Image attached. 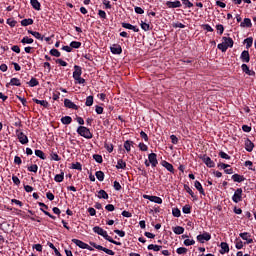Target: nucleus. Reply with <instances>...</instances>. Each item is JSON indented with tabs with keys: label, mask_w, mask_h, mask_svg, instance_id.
<instances>
[{
	"label": "nucleus",
	"mask_w": 256,
	"mask_h": 256,
	"mask_svg": "<svg viewBox=\"0 0 256 256\" xmlns=\"http://www.w3.org/2000/svg\"><path fill=\"white\" fill-rule=\"evenodd\" d=\"M122 27L124 29H130L131 31H134V33H139V28H137V26L131 25L130 23L123 22Z\"/></svg>",
	"instance_id": "16"
},
{
	"label": "nucleus",
	"mask_w": 256,
	"mask_h": 256,
	"mask_svg": "<svg viewBox=\"0 0 256 256\" xmlns=\"http://www.w3.org/2000/svg\"><path fill=\"white\" fill-rule=\"evenodd\" d=\"M218 155H219V157H221V159H226V160L231 159V156H229L227 153H225L223 151H220Z\"/></svg>",
	"instance_id": "55"
},
{
	"label": "nucleus",
	"mask_w": 256,
	"mask_h": 256,
	"mask_svg": "<svg viewBox=\"0 0 256 256\" xmlns=\"http://www.w3.org/2000/svg\"><path fill=\"white\" fill-rule=\"evenodd\" d=\"M240 59L241 61H243V63H249V61H251V57L249 56V51L244 50L241 53Z\"/></svg>",
	"instance_id": "15"
},
{
	"label": "nucleus",
	"mask_w": 256,
	"mask_h": 256,
	"mask_svg": "<svg viewBox=\"0 0 256 256\" xmlns=\"http://www.w3.org/2000/svg\"><path fill=\"white\" fill-rule=\"evenodd\" d=\"M126 167H127V163H125V161H123V159H119L117 161L116 168H118V169H125Z\"/></svg>",
	"instance_id": "36"
},
{
	"label": "nucleus",
	"mask_w": 256,
	"mask_h": 256,
	"mask_svg": "<svg viewBox=\"0 0 256 256\" xmlns=\"http://www.w3.org/2000/svg\"><path fill=\"white\" fill-rule=\"evenodd\" d=\"M147 249H148V251H161V249H163V246L150 244V245H148Z\"/></svg>",
	"instance_id": "25"
},
{
	"label": "nucleus",
	"mask_w": 256,
	"mask_h": 256,
	"mask_svg": "<svg viewBox=\"0 0 256 256\" xmlns=\"http://www.w3.org/2000/svg\"><path fill=\"white\" fill-rule=\"evenodd\" d=\"M245 149L246 151H248V153H251V151H253V149H255V144L250 141L249 139L245 140Z\"/></svg>",
	"instance_id": "17"
},
{
	"label": "nucleus",
	"mask_w": 256,
	"mask_h": 256,
	"mask_svg": "<svg viewBox=\"0 0 256 256\" xmlns=\"http://www.w3.org/2000/svg\"><path fill=\"white\" fill-rule=\"evenodd\" d=\"M77 133L80 137H84V139H93V133H91V130L85 126H79L77 128Z\"/></svg>",
	"instance_id": "1"
},
{
	"label": "nucleus",
	"mask_w": 256,
	"mask_h": 256,
	"mask_svg": "<svg viewBox=\"0 0 256 256\" xmlns=\"http://www.w3.org/2000/svg\"><path fill=\"white\" fill-rule=\"evenodd\" d=\"M115 191H121V184L117 181H114V185H113Z\"/></svg>",
	"instance_id": "64"
},
{
	"label": "nucleus",
	"mask_w": 256,
	"mask_h": 256,
	"mask_svg": "<svg viewBox=\"0 0 256 256\" xmlns=\"http://www.w3.org/2000/svg\"><path fill=\"white\" fill-rule=\"evenodd\" d=\"M50 55H52V57H61V52H59L57 49H51Z\"/></svg>",
	"instance_id": "49"
},
{
	"label": "nucleus",
	"mask_w": 256,
	"mask_h": 256,
	"mask_svg": "<svg viewBox=\"0 0 256 256\" xmlns=\"http://www.w3.org/2000/svg\"><path fill=\"white\" fill-rule=\"evenodd\" d=\"M152 203H157L158 205H161L163 203V199L159 196H152L151 200Z\"/></svg>",
	"instance_id": "40"
},
{
	"label": "nucleus",
	"mask_w": 256,
	"mask_h": 256,
	"mask_svg": "<svg viewBox=\"0 0 256 256\" xmlns=\"http://www.w3.org/2000/svg\"><path fill=\"white\" fill-rule=\"evenodd\" d=\"M94 233H96L97 235H101V237L105 238L106 241L107 239H109V234H107V231H105L103 228L99 227V226H95L93 228Z\"/></svg>",
	"instance_id": "6"
},
{
	"label": "nucleus",
	"mask_w": 256,
	"mask_h": 256,
	"mask_svg": "<svg viewBox=\"0 0 256 256\" xmlns=\"http://www.w3.org/2000/svg\"><path fill=\"white\" fill-rule=\"evenodd\" d=\"M244 43L246 45V49L251 48L253 46V37L246 38Z\"/></svg>",
	"instance_id": "39"
},
{
	"label": "nucleus",
	"mask_w": 256,
	"mask_h": 256,
	"mask_svg": "<svg viewBox=\"0 0 256 256\" xmlns=\"http://www.w3.org/2000/svg\"><path fill=\"white\" fill-rule=\"evenodd\" d=\"M221 250L220 253L221 255H225V253H229V244H227L226 242H222L220 244Z\"/></svg>",
	"instance_id": "20"
},
{
	"label": "nucleus",
	"mask_w": 256,
	"mask_h": 256,
	"mask_svg": "<svg viewBox=\"0 0 256 256\" xmlns=\"http://www.w3.org/2000/svg\"><path fill=\"white\" fill-rule=\"evenodd\" d=\"M184 189L187 193H189L191 195L192 199L197 200V196L195 195V193L193 192V190L191 189V187H189L188 185H184Z\"/></svg>",
	"instance_id": "31"
},
{
	"label": "nucleus",
	"mask_w": 256,
	"mask_h": 256,
	"mask_svg": "<svg viewBox=\"0 0 256 256\" xmlns=\"http://www.w3.org/2000/svg\"><path fill=\"white\" fill-rule=\"evenodd\" d=\"M98 199H109V194H107L105 190H99Z\"/></svg>",
	"instance_id": "33"
},
{
	"label": "nucleus",
	"mask_w": 256,
	"mask_h": 256,
	"mask_svg": "<svg viewBox=\"0 0 256 256\" xmlns=\"http://www.w3.org/2000/svg\"><path fill=\"white\" fill-rule=\"evenodd\" d=\"M11 85L12 87H21V80L18 78H12L10 82L6 85V87H9Z\"/></svg>",
	"instance_id": "18"
},
{
	"label": "nucleus",
	"mask_w": 256,
	"mask_h": 256,
	"mask_svg": "<svg viewBox=\"0 0 256 256\" xmlns=\"http://www.w3.org/2000/svg\"><path fill=\"white\" fill-rule=\"evenodd\" d=\"M182 212H183L185 215H189V213H191V205L186 204L185 206H183Z\"/></svg>",
	"instance_id": "43"
},
{
	"label": "nucleus",
	"mask_w": 256,
	"mask_h": 256,
	"mask_svg": "<svg viewBox=\"0 0 256 256\" xmlns=\"http://www.w3.org/2000/svg\"><path fill=\"white\" fill-rule=\"evenodd\" d=\"M29 87H37L39 85V81L37 78H31V80L28 82Z\"/></svg>",
	"instance_id": "42"
},
{
	"label": "nucleus",
	"mask_w": 256,
	"mask_h": 256,
	"mask_svg": "<svg viewBox=\"0 0 256 256\" xmlns=\"http://www.w3.org/2000/svg\"><path fill=\"white\" fill-rule=\"evenodd\" d=\"M82 74H83V70H82L81 66L75 65L74 72H73V79H77V78L81 77Z\"/></svg>",
	"instance_id": "13"
},
{
	"label": "nucleus",
	"mask_w": 256,
	"mask_h": 256,
	"mask_svg": "<svg viewBox=\"0 0 256 256\" xmlns=\"http://www.w3.org/2000/svg\"><path fill=\"white\" fill-rule=\"evenodd\" d=\"M167 7H169V9H177L179 7H181V2L180 1H175V2H171L168 1L166 2Z\"/></svg>",
	"instance_id": "19"
},
{
	"label": "nucleus",
	"mask_w": 256,
	"mask_h": 256,
	"mask_svg": "<svg viewBox=\"0 0 256 256\" xmlns=\"http://www.w3.org/2000/svg\"><path fill=\"white\" fill-rule=\"evenodd\" d=\"M172 215L173 217H181V210H179V208H173Z\"/></svg>",
	"instance_id": "52"
},
{
	"label": "nucleus",
	"mask_w": 256,
	"mask_h": 256,
	"mask_svg": "<svg viewBox=\"0 0 256 256\" xmlns=\"http://www.w3.org/2000/svg\"><path fill=\"white\" fill-rule=\"evenodd\" d=\"M243 200V189L238 188L235 192L234 195L232 196V201L234 203H241Z\"/></svg>",
	"instance_id": "3"
},
{
	"label": "nucleus",
	"mask_w": 256,
	"mask_h": 256,
	"mask_svg": "<svg viewBox=\"0 0 256 256\" xmlns=\"http://www.w3.org/2000/svg\"><path fill=\"white\" fill-rule=\"evenodd\" d=\"M28 33L30 35H33V37H35V39H39L40 41H43V36H41V33L35 32L33 30H28Z\"/></svg>",
	"instance_id": "30"
},
{
	"label": "nucleus",
	"mask_w": 256,
	"mask_h": 256,
	"mask_svg": "<svg viewBox=\"0 0 256 256\" xmlns=\"http://www.w3.org/2000/svg\"><path fill=\"white\" fill-rule=\"evenodd\" d=\"M16 136L18 137L19 142L22 145H27V143H29V138L27 137V135H25V133H23L19 130H16Z\"/></svg>",
	"instance_id": "5"
},
{
	"label": "nucleus",
	"mask_w": 256,
	"mask_h": 256,
	"mask_svg": "<svg viewBox=\"0 0 256 256\" xmlns=\"http://www.w3.org/2000/svg\"><path fill=\"white\" fill-rule=\"evenodd\" d=\"M148 160L152 167H157V165H159V161L157 160V154L155 153H150L148 155Z\"/></svg>",
	"instance_id": "7"
},
{
	"label": "nucleus",
	"mask_w": 256,
	"mask_h": 256,
	"mask_svg": "<svg viewBox=\"0 0 256 256\" xmlns=\"http://www.w3.org/2000/svg\"><path fill=\"white\" fill-rule=\"evenodd\" d=\"M72 122L73 118H71V116H64L61 118V123H63V125H71Z\"/></svg>",
	"instance_id": "26"
},
{
	"label": "nucleus",
	"mask_w": 256,
	"mask_h": 256,
	"mask_svg": "<svg viewBox=\"0 0 256 256\" xmlns=\"http://www.w3.org/2000/svg\"><path fill=\"white\" fill-rule=\"evenodd\" d=\"M74 81H76L78 85H85V78H82L81 76L78 78H74Z\"/></svg>",
	"instance_id": "60"
},
{
	"label": "nucleus",
	"mask_w": 256,
	"mask_h": 256,
	"mask_svg": "<svg viewBox=\"0 0 256 256\" xmlns=\"http://www.w3.org/2000/svg\"><path fill=\"white\" fill-rule=\"evenodd\" d=\"M28 171L31 173H37V171H39V166H37V164H33L28 167Z\"/></svg>",
	"instance_id": "46"
},
{
	"label": "nucleus",
	"mask_w": 256,
	"mask_h": 256,
	"mask_svg": "<svg viewBox=\"0 0 256 256\" xmlns=\"http://www.w3.org/2000/svg\"><path fill=\"white\" fill-rule=\"evenodd\" d=\"M241 27H253V24L251 23V19L245 18L243 22L240 24Z\"/></svg>",
	"instance_id": "29"
},
{
	"label": "nucleus",
	"mask_w": 256,
	"mask_h": 256,
	"mask_svg": "<svg viewBox=\"0 0 256 256\" xmlns=\"http://www.w3.org/2000/svg\"><path fill=\"white\" fill-rule=\"evenodd\" d=\"M70 47L72 49H79L81 47V42H79V41H72L70 43Z\"/></svg>",
	"instance_id": "45"
},
{
	"label": "nucleus",
	"mask_w": 256,
	"mask_h": 256,
	"mask_svg": "<svg viewBox=\"0 0 256 256\" xmlns=\"http://www.w3.org/2000/svg\"><path fill=\"white\" fill-rule=\"evenodd\" d=\"M202 161L204 164H206L207 167H209L210 169L215 167V162L213 160H211V158L207 155H204L202 157Z\"/></svg>",
	"instance_id": "11"
},
{
	"label": "nucleus",
	"mask_w": 256,
	"mask_h": 256,
	"mask_svg": "<svg viewBox=\"0 0 256 256\" xmlns=\"http://www.w3.org/2000/svg\"><path fill=\"white\" fill-rule=\"evenodd\" d=\"M138 147L140 151H147L149 149L145 143H139Z\"/></svg>",
	"instance_id": "62"
},
{
	"label": "nucleus",
	"mask_w": 256,
	"mask_h": 256,
	"mask_svg": "<svg viewBox=\"0 0 256 256\" xmlns=\"http://www.w3.org/2000/svg\"><path fill=\"white\" fill-rule=\"evenodd\" d=\"M90 245L91 247H94V249H98V251H104V253H106L107 255H115V252L113 250L98 245L95 242H90Z\"/></svg>",
	"instance_id": "2"
},
{
	"label": "nucleus",
	"mask_w": 256,
	"mask_h": 256,
	"mask_svg": "<svg viewBox=\"0 0 256 256\" xmlns=\"http://www.w3.org/2000/svg\"><path fill=\"white\" fill-rule=\"evenodd\" d=\"M194 187L199 191L200 195H205V190L203 189V185H201V182L195 181L194 182Z\"/></svg>",
	"instance_id": "22"
},
{
	"label": "nucleus",
	"mask_w": 256,
	"mask_h": 256,
	"mask_svg": "<svg viewBox=\"0 0 256 256\" xmlns=\"http://www.w3.org/2000/svg\"><path fill=\"white\" fill-rule=\"evenodd\" d=\"M239 237H241V239H243V241H246L245 244H247V245H251V243H253V239L249 238V237H251V234H249L248 232L240 233Z\"/></svg>",
	"instance_id": "9"
},
{
	"label": "nucleus",
	"mask_w": 256,
	"mask_h": 256,
	"mask_svg": "<svg viewBox=\"0 0 256 256\" xmlns=\"http://www.w3.org/2000/svg\"><path fill=\"white\" fill-rule=\"evenodd\" d=\"M134 142L130 141V140H126L124 142V149L127 151V153H129L131 151V147H133Z\"/></svg>",
	"instance_id": "27"
},
{
	"label": "nucleus",
	"mask_w": 256,
	"mask_h": 256,
	"mask_svg": "<svg viewBox=\"0 0 256 256\" xmlns=\"http://www.w3.org/2000/svg\"><path fill=\"white\" fill-rule=\"evenodd\" d=\"M140 26H141V29H143V31H150L151 30V26L148 23L141 22Z\"/></svg>",
	"instance_id": "48"
},
{
	"label": "nucleus",
	"mask_w": 256,
	"mask_h": 256,
	"mask_svg": "<svg viewBox=\"0 0 256 256\" xmlns=\"http://www.w3.org/2000/svg\"><path fill=\"white\" fill-rule=\"evenodd\" d=\"M50 157H51L52 161H61V157H59V155L57 153L52 152L50 154Z\"/></svg>",
	"instance_id": "54"
},
{
	"label": "nucleus",
	"mask_w": 256,
	"mask_h": 256,
	"mask_svg": "<svg viewBox=\"0 0 256 256\" xmlns=\"http://www.w3.org/2000/svg\"><path fill=\"white\" fill-rule=\"evenodd\" d=\"M176 253L178 255H186L187 254V248H185V247L177 248Z\"/></svg>",
	"instance_id": "47"
},
{
	"label": "nucleus",
	"mask_w": 256,
	"mask_h": 256,
	"mask_svg": "<svg viewBox=\"0 0 256 256\" xmlns=\"http://www.w3.org/2000/svg\"><path fill=\"white\" fill-rule=\"evenodd\" d=\"M104 147L108 151V153H113V144L105 143Z\"/></svg>",
	"instance_id": "56"
},
{
	"label": "nucleus",
	"mask_w": 256,
	"mask_h": 256,
	"mask_svg": "<svg viewBox=\"0 0 256 256\" xmlns=\"http://www.w3.org/2000/svg\"><path fill=\"white\" fill-rule=\"evenodd\" d=\"M232 180L234 181V183H243V181H245V177L239 174H234L232 175Z\"/></svg>",
	"instance_id": "23"
},
{
	"label": "nucleus",
	"mask_w": 256,
	"mask_h": 256,
	"mask_svg": "<svg viewBox=\"0 0 256 256\" xmlns=\"http://www.w3.org/2000/svg\"><path fill=\"white\" fill-rule=\"evenodd\" d=\"M110 51L111 53H113V55H121V53H123V49L119 44H114L113 46H111Z\"/></svg>",
	"instance_id": "10"
},
{
	"label": "nucleus",
	"mask_w": 256,
	"mask_h": 256,
	"mask_svg": "<svg viewBox=\"0 0 256 256\" xmlns=\"http://www.w3.org/2000/svg\"><path fill=\"white\" fill-rule=\"evenodd\" d=\"M85 105H86V107H91L93 105V96H88L86 98Z\"/></svg>",
	"instance_id": "50"
},
{
	"label": "nucleus",
	"mask_w": 256,
	"mask_h": 256,
	"mask_svg": "<svg viewBox=\"0 0 256 256\" xmlns=\"http://www.w3.org/2000/svg\"><path fill=\"white\" fill-rule=\"evenodd\" d=\"M197 241L200 243H205V241H211V234L204 232L203 234H199L197 236Z\"/></svg>",
	"instance_id": "8"
},
{
	"label": "nucleus",
	"mask_w": 256,
	"mask_h": 256,
	"mask_svg": "<svg viewBox=\"0 0 256 256\" xmlns=\"http://www.w3.org/2000/svg\"><path fill=\"white\" fill-rule=\"evenodd\" d=\"M64 107H67V109H74L75 111L79 109V106L73 103L70 99H64Z\"/></svg>",
	"instance_id": "12"
},
{
	"label": "nucleus",
	"mask_w": 256,
	"mask_h": 256,
	"mask_svg": "<svg viewBox=\"0 0 256 256\" xmlns=\"http://www.w3.org/2000/svg\"><path fill=\"white\" fill-rule=\"evenodd\" d=\"M30 4L36 11H41V3L38 0H30Z\"/></svg>",
	"instance_id": "24"
},
{
	"label": "nucleus",
	"mask_w": 256,
	"mask_h": 256,
	"mask_svg": "<svg viewBox=\"0 0 256 256\" xmlns=\"http://www.w3.org/2000/svg\"><path fill=\"white\" fill-rule=\"evenodd\" d=\"M223 43L226 44V46L229 48L233 47V38H227V37H223Z\"/></svg>",
	"instance_id": "32"
},
{
	"label": "nucleus",
	"mask_w": 256,
	"mask_h": 256,
	"mask_svg": "<svg viewBox=\"0 0 256 256\" xmlns=\"http://www.w3.org/2000/svg\"><path fill=\"white\" fill-rule=\"evenodd\" d=\"M65 179V173L61 172V174H57L54 177V181H56V183H62V181Z\"/></svg>",
	"instance_id": "34"
},
{
	"label": "nucleus",
	"mask_w": 256,
	"mask_h": 256,
	"mask_svg": "<svg viewBox=\"0 0 256 256\" xmlns=\"http://www.w3.org/2000/svg\"><path fill=\"white\" fill-rule=\"evenodd\" d=\"M96 178L98 179V181H104L105 179V173H103V171H97L95 173Z\"/></svg>",
	"instance_id": "41"
},
{
	"label": "nucleus",
	"mask_w": 256,
	"mask_h": 256,
	"mask_svg": "<svg viewBox=\"0 0 256 256\" xmlns=\"http://www.w3.org/2000/svg\"><path fill=\"white\" fill-rule=\"evenodd\" d=\"M216 29L220 35H223V32L225 31V27H223L222 24L216 25Z\"/></svg>",
	"instance_id": "59"
},
{
	"label": "nucleus",
	"mask_w": 256,
	"mask_h": 256,
	"mask_svg": "<svg viewBox=\"0 0 256 256\" xmlns=\"http://www.w3.org/2000/svg\"><path fill=\"white\" fill-rule=\"evenodd\" d=\"M7 25H9L11 27H15V25H17V21L14 20L13 18H9V19H7Z\"/></svg>",
	"instance_id": "58"
},
{
	"label": "nucleus",
	"mask_w": 256,
	"mask_h": 256,
	"mask_svg": "<svg viewBox=\"0 0 256 256\" xmlns=\"http://www.w3.org/2000/svg\"><path fill=\"white\" fill-rule=\"evenodd\" d=\"M173 232L175 233V235H183L185 233V228L181 226H176L173 228Z\"/></svg>",
	"instance_id": "28"
},
{
	"label": "nucleus",
	"mask_w": 256,
	"mask_h": 256,
	"mask_svg": "<svg viewBox=\"0 0 256 256\" xmlns=\"http://www.w3.org/2000/svg\"><path fill=\"white\" fill-rule=\"evenodd\" d=\"M35 155L36 157H39V159H42L43 161L47 159V157L45 156V153L42 150H35Z\"/></svg>",
	"instance_id": "38"
},
{
	"label": "nucleus",
	"mask_w": 256,
	"mask_h": 256,
	"mask_svg": "<svg viewBox=\"0 0 256 256\" xmlns=\"http://www.w3.org/2000/svg\"><path fill=\"white\" fill-rule=\"evenodd\" d=\"M71 168L72 169H76L77 171H83V166L79 162L72 163V167Z\"/></svg>",
	"instance_id": "44"
},
{
	"label": "nucleus",
	"mask_w": 256,
	"mask_h": 256,
	"mask_svg": "<svg viewBox=\"0 0 256 256\" xmlns=\"http://www.w3.org/2000/svg\"><path fill=\"white\" fill-rule=\"evenodd\" d=\"M93 159L96 161V163H103V156L99 154H94Z\"/></svg>",
	"instance_id": "53"
},
{
	"label": "nucleus",
	"mask_w": 256,
	"mask_h": 256,
	"mask_svg": "<svg viewBox=\"0 0 256 256\" xmlns=\"http://www.w3.org/2000/svg\"><path fill=\"white\" fill-rule=\"evenodd\" d=\"M194 243H195V240H193V239H186V240H184V245L186 247H190V245H193Z\"/></svg>",
	"instance_id": "61"
},
{
	"label": "nucleus",
	"mask_w": 256,
	"mask_h": 256,
	"mask_svg": "<svg viewBox=\"0 0 256 256\" xmlns=\"http://www.w3.org/2000/svg\"><path fill=\"white\" fill-rule=\"evenodd\" d=\"M21 25H22V27H27L29 25H33V19H31V18L23 19L21 21Z\"/></svg>",
	"instance_id": "37"
},
{
	"label": "nucleus",
	"mask_w": 256,
	"mask_h": 256,
	"mask_svg": "<svg viewBox=\"0 0 256 256\" xmlns=\"http://www.w3.org/2000/svg\"><path fill=\"white\" fill-rule=\"evenodd\" d=\"M12 181L14 185H21V180L17 176H12Z\"/></svg>",
	"instance_id": "63"
},
{
	"label": "nucleus",
	"mask_w": 256,
	"mask_h": 256,
	"mask_svg": "<svg viewBox=\"0 0 256 256\" xmlns=\"http://www.w3.org/2000/svg\"><path fill=\"white\" fill-rule=\"evenodd\" d=\"M202 28H203L205 31H208L209 33H213V27H211V25H209V24H203V25H202Z\"/></svg>",
	"instance_id": "57"
},
{
	"label": "nucleus",
	"mask_w": 256,
	"mask_h": 256,
	"mask_svg": "<svg viewBox=\"0 0 256 256\" xmlns=\"http://www.w3.org/2000/svg\"><path fill=\"white\" fill-rule=\"evenodd\" d=\"M72 243L76 244L77 247H79L80 249H88V251H93V248L91 246L79 239H72Z\"/></svg>",
	"instance_id": "4"
},
{
	"label": "nucleus",
	"mask_w": 256,
	"mask_h": 256,
	"mask_svg": "<svg viewBox=\"0 0 256 256\" xmlns=\"http://www.w3.org/2000/svg\"><path fill=\"white\" fill-rule=\"evenodd\" d=\"M162 165L165 167V169H167V171H169L170 173H175V168L173 167V164L167 162V161H163Z\"/></svg>",
	"instance_id": "21"
},
{
	"label": "nucleus",
	"mask_w": 256,
	"mask_h": 256,
	"mask_svg": "<svg viewBox=\"0 0 256 256\" xmlns=\"http://www.w3.org/2000/svg\"><path fill=\"white\" fill-rule=\"evenodd\" d=\"M218 49H220V51H222V53H225L228 49V47L226 46V44L224 42L218 44Z\"/></svg>",
	"instance_id": "51"
},
{
	"label": "nucleus",
	"mask_w": 256,
	"mask_h": 256,
	"mask_svg": "<svg viewBox=\"0 0 256 256\" xmlns=\"http://www.w3.org/2000/svg\"><path fill=\"white\" fill-rule=\"evenodd\" d=\"M241 69L243 73H246V75H249L250 77H255V71L250 70L247 64H242Z\"/></svg>",
	"instance_id": "14"
},
{
	"label": "nucleus",
	"mask_w": 256,
	"mask_h": 256,
	"mask_svg": "<svg viewBox=\"0 0 256 256\" xmlns=\"http://www.w3.org/2000/svg\"><path fill=\"white\" fill-rule=\"evenodd\" d=\"M21 43L22 45H31L33 43V38L25 36L22 38Z\"/></svg>",
	"instance_id": "35"
}]
</instances>
